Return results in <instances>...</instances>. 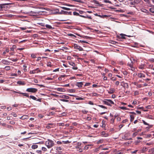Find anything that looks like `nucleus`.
<instances>
[{"instance_id": "cd10ccee", "label": "nucleus", "mask_w": 154, "mask_h": 154, "mask_svg": "<svg viewBox=\"0 0 154 154\" xmlns=\"http://www.w3.org/2000/svg\"><path fill=\"white\" fill-rule=\"evenodd\" d=\"M78 150L77 149V151H78L79 152H82L83 151V149L81 148V147L78 148Z\"/></svg>"}, {"instance_id": "b1692460", "label": "nucleus", "mask_w": 154, "mask_h": 154, "mask_svg": "<svg viewBox=\"0 0 154 154\" xmlns=\"http://www.w3.org/2000/svg\"><path fill=\"white\" fill-rule=\"evenodd\" d=\"M29 97L33 100H36V98L35 97H34V96H32V95H30V96H29Z\"/></svg>"}, {"instance_id": "39448f33", "label": "nucleus", "mask_w": 154, "mask_h": 154, "mask_svg": "<svg viewBox=\"0 0 154 154\" xmlns=\"http://www.w3.org/2000/svg\"><path fill=\"white\" fill-rule=\"evenodd\" d=\"M73 47L75 49H78L79 51H82L83 50V48L82 47L76 44H74L73 45Z\"/></svg>"}, {"instance_id": "412c9836", "label": "nucleus", "mask_w": 154, "mask_h": 154, "mask_svg": "<svg viewBox=\"0 0 154 154\" xmlns=\"http://www.w3.org/2000/svg\"><path fill=\"white\" fill-rule=\"evenodd\" d=\"M103 139H100L97 142V144H100V143H103Z\"/></svg>"}, {"instance_id": "ddd939ff", "label": "nucleus", "mask_w": 154, "mask_h": 154, "mask_svg": "<svg viewBox=\"0 0 154 154\" xmlns=\"http://www.w3.org/2000/svg\"><path fill=\"white\" fill-rule=\"evenodd\" d=\"M60 97L62 98H65L66 99H69V97L68 96L65 95H62L60 96Z\"/></svg>"}, {"instance_id": "c756f323", "label": "nucleus", "mask_w": 154, "mask_h": 154, "mask_svg": "<svg viewBox=\"0 0 154 154\" xmlns=\"http://www.w3.org/2000/svg\"><path fill=\"white\" fill-rule=\"evenodd\" d=\"M144 67V65L143 64H142L139 66V68L141 69H143Z\"/></svg>"}, {"instance_id": "4c0bfd02", "label": "nucleus", "mask_w": 154, "mask_h": 154, "mask_svg": "<svg viewBox=\"0 0 154 154\" xmlns=\"http://www.w3.org/2000/svg\"><path fill=\"white\" fill-rule=\"evenodd\" d=\"M11 114L14 117H17V115L14 112L11 113Z\"/></svg>"}, {"instance_id": "4be33fe9", "label": "nucleus", "mask_w": 154, "mask_h": 154, "mask_svg": "<svg viewBox=\"0 0 154 154\" xmlns=\"http://www.w3.org/2000/svg\"><path fill=\"white\" fill-rule=\"evenodd\" d=\"M76 100H84V99L83 98H82V97H76L75 98Z\"/></svg>"}, {"instance_id": "6e6d98bb", "label": "nucleus", "mask_w": 154, "mask_h": 154, "mask_svg": "<svg viewBox=\"0 0 154 154\" xmlns=\"http://www.w3.org/2000/svg\"><path fill=\"white\" fill-rule=\"evenodd\" d=\"M137 132H135L133 134V136L135 137L136 135H137Z\"/></svg>"}, {"instance_id": "dca6fc26", "label": "nucleus", "mask_w": 154, "mask_h": 154, "mask_svg": "<svg viewBox=\"0 0 154 154\" xmlns=\"http://www.w3.org/2000/svg\"><path fill=\"white\" fill-rule=\"evenodd\" d=\"M129 4L131 7L132 6H133L134 7L135 5V1L131 2L129 3Z\"/></svg>"}, {"instance_id": "e433bc0d", "label": "nucleus", "mask_w": 154, "mask_h": 154, "mask_svg": "<svg viewBox=\"0 0 154 154\" xmlns=\"http://www.w3.org/2000/svg\"><path fill=\"white\" fill-rule=\"evenodd\" d=\"M120 108L121 109H122L123 110H127L128 109H127L126 107H124V106H121L120 107Z\"/></svg>"}, {"instance_id": "20e7f679", "label": "nucleus", "mask_w": 154, "mask_h": 154, "mask_svg": "<svg viewBox=\"0 0 154 154\" xmlns=\"http://www.w3.org/2000/svg\"><path fill=\"white\" fill-rule=\"evenodd\" d=\"M26 91L28 92L34 93L37 91V89L34 88H29L27 89Z\"/></svg>"}, {"instance_id": "8fccbe9b", "label": "nucleus", "mask_w": 154, "mask_h": 154, "mask_svg": "<svg viewBox=\"0 0 154 154\" xmlns=\"http://www.w3.org/2000/svg\"><path fill=\"white\" fill-rule=\"evenodd\" d=\"M125 86L127 88H128L129 87L128 84L127 83H125L124 84Z\"/></svg>"}, {"instance_id": "ea45409f", "label": "nucleus", "mask_w": 154, "mask_h": 154, "mask_svg": "<svg viewBox=\"0 0 154 154\" xmlns=\"http://www.w3.org/2000/svg\"><path fill=\"white\" fill-rule=\"evenodd\" d=\"M79 42H80L81 43H88V42H87L85 41H83V40H79Z\"/></svg>"}, {"instance_id": "a878e982", "label": "nucleus", "mask_w": 154, "mask_h": 154, "mask_svg": "<svg viewBox=\"0 0 154 154\" xmlns=\"http://www.w3.org/2000/svg\"><path fill=\"white\" fill-rule=\"evenodd\" d=\"M16 47L15 45H13L12 47L10 48V49L11 51H13L14 50V49L16 48Z\"/></svg>"}, {"instance_id": "774afa93", "label": "nucleus", "mask_w": 154, "mask_h": 154, "mask_svg": "<svg viewBox=\"0 0 154 154\" xmlns=\"http://www.w3.org/2000/svg\"><path fill=\"white\" fill-rule=\"evenodd\" d=\"M38 117L40 118H42L43 117V116L41 114H39L38 115Z\"/></svg>"}, {"instance_id": "2eb2a0df", "label": "nucleus", "mask_w": 154, "mask_h": 154, "mask_svg": "<svg viewBox=\"0 0 154 154\" xmlns=\"http://www.w3.org/2000/svg\"><path fill=\"white\" fill-rule=\"evenodd\" d=\"M148 150V148L146 147H143L142 149L141 150V152H144Z\"/></svg>"}, {"instance_id": "69168bd1", "label": "nucleus", "mask_w": 154, "mask_h": 154, "mask_svg": "<svg viewBox=\"0 0 154 154\" xmlns=\"http://www.w3.org/2000/svg\"><path fill=\"white\" fill-rule=\"evenodd\" d=\"M119 81H116V82L115 84L117 85L118 86L119 85Z\"/></svg>"}, {"instance_id": "f8f14e48", "label": "nucleus", "mask_w": 154, "mask_h": 154, "mask_svg": "<svg viewBox=\"0 0 154 154\" xmlns=\"http://www.w3.org/2000/svg\"><path fill=\"white\" fill-rule=\"evenodd\" d=\"M53 124V123H48L46 127L48 129H49L53 127L52 126Z\"/></svg>"}, {"instance_id": "f257e3e1", "label": "nucleus", "mask_w": 154, "mask_h": 154, "mask_svg": "<svg viewBox=\"0 0 154 154\" xmlns=\"http://www.w3.org/2000/svg\"><path fill=\"white\" fill-rule=\"evenodd\" d=\"M54 144V142L48 139L45 142V145L48 148H50L53 146Z\"/></svg>"}, {"instance_id": "423d86ee", "label": "nucleus", "mask_w": 154, "mask_h": 154, "mask_svg": "<svg viewBox=\"0 0 154 154\" xmlns=\"http://www.w3.org/2000/svg\"><path fill=\"white\" fill-rule=\"evenodd\" d=\"M60 14H63L65 15H71L72 14V12H67L64 11H62L60 13H59Z\"/></svg>"}, {"instance_id": "0e129e2a", "label": "nucleus", "mask_w": 154, "mask_h": 154, "mask_svg": "<svg viewBox=\"0 0 154 154\" xmlns=\"http://www.w3.org/2000/svg\"><path fill=\"white\" fill-rule=\"evenodd\" d=\"M149 60L150 61L154 62V59L153 58H151Z\"/></svg>"}, {"instance_id": "c85d7f7f", "label": "nucleus", "mask_w": 154, "mask_h": 154, "mask_svg": "<svg viewBox=\"0 0 154 154\" xmlns=\"http://www.w3.org/2000/svg\"><path fill=\"white\" fill-rule=\"evenodd\" d=\"M5 69L6 70H8L11 69V67L9 66H7L5 67Z\"/></svg>"}, {"instance_id": "603ef678", "label": "nucleus", "mask_w": 154, "mask_h": 154, "mask_svg": "<svg viewBox=\"0 0 154 154\" xmlns=\"http://www.w3.org/2000/svg\"><path fill=\"white\" fill-rule=\"evenodd\" d=\"M10 59V60H11L13 62H16V61H17V60H18L17 59V58H16V59Z\"/></svg>"}, {"instance_id": "49530a36", "label": "nucleus", "mask_w": 154, "mask_h": 154, "mask_svg": "<svg viewBox=\"0 0 154 154\" xmlns=\"http://www.w3.org/2000/svg\"><path fill=\"white\" fill-rule=\"evenodd\" d=\"M153 144V142H150L149 143H146V145H152Z\"/></svg>"}, {"instance_id": "3c124183", "label": "nucleus", "mask_w": 154, "mask_h": 154, "mask_svg": "<svg viewBox=\"0 0 154 154\" xmlns=\"http://www.w3.org/2000/svg\"><path fill=\"white\" fill-rule=\"evenodd\" d=\"M73 14L74 15L78 16V15H79V14L77 12H73Z\"/></svg>"}, {"instance_id": "58836bf2", "label": "nucleus", "mask_w": 154, "mask_h": 154, "mask_svg": "<svg viewBox=\"0 0 154 154\" xmlns=\"http://www.w3.org/2000/svg\"><path fill=\"white\" fill-rule=\"evenodd\" d=\"M104 2L106 3H109L110 4H111V2L109 0H105L104 1Z\"/></svg>"}, {"instance_id": "9d476101", "label": "nucleus", "mask_w": 154, "mask_h": 154, "mask_svg": "<svg viewBox=\"0 0 154 154\" xmlns=\"http://www.w3.org/2000/svg\"><path fill=\"white\" fill-rule=\"evenodd\" d=\"M137 75L138 77L140 78L145 77V75L142 73H138Z\"/></svg>"}, {"instance_id": "052dcab7", "label": "nucleus", "mask_w": 154, "mask_h": 154, "mask_svg": "<svg viewBox=\"0 0 154 154\" xmlns=\"http://www.w3.org/2000/svg\"><path fill=\"white\" fill-rule=\"evenodd\" d=\"M128 121V120L127 119H125L123 120L122 122L123 123H125L126 122H127Z\"/></svg>"}, {"instance_id": "5fc2aeb1", "label": "nucleus", "mask_w": 154, "mask_h": 154, "mask_svg": "<svg viewBox=\"0 0 154 154\" xmlns=\"http://www.w3.org/2000/svg\"><path fill=\"white\" fill-rule=\"evenodd\" d=\"M42 150L43 151H46V150H47V149L45 147H42Z\"/></svg>"}, {"instance_id": "bf43d9fd", "label": "nucleus", "mask_w": 154, "mask_h": 154, "mask_svg": "<svg viewBox=\"0 0 154 154\" xmlns=\"http://www.w3.org/2000/svg\"><path fill=\"white\" fill-rule=\"evenodd\" d=\"M137 88H141L142 87V86L141 84H139L137 85Z\"/></svg>"}, {"instance_id": "a211bd4d", "label": "nucleus", "mask_w": 154, "mask_h": 154, "mask_svg": "<svg viewBox=\"0 0 154 154\" xmlns=\"http://www.w3.org/2000/svg\"><path fill=\"white\" fill-rule=\"evenodd\" d=\"M6 4H3L0 5V10H2L3 8H5Z\"/></svg>"}, {"instance_id": "a18cd8bd", "label": "nucleus", "mask_w": 154, "mask_h": 154, "mask_svg": "<svg viewBox=\"0 0 154 154\" xmlns=\"http://www.w3.org/2000/svg\"><path fill=\"white\" fill-rule=\"evenodd\" d=\"M28 118V116H23V120L27 119Z\"/></svg>"}, {"instance_id": "f704fd0d", "label": "nucleus", "mask_w": 154, "mask_h": 154, "mask_svg": "<svg viewBox=\"0 0 154 154\" xmlns=\"http://www.w3.org/2000/svg\"><path fill=\"white\" fill-rule=\"evenodd\" d=\"M62 142H63L64 144H68L70 143V142H69V140H66V141H63Z\"/></svg>"}, {"instance_id": "393cba45", "label": "nucleus", "mask_w": 154, "mask_h": 154, "mask_svg": "<svg viewBox=\"0 0 154 154\" xmlns=\"http://www.w3.org/2000/svg\"><path fill=\"white\" fill-rule=\"evenodd\" d=\"M149 11L151 13H154V8H151L149 9Z\"/></svg>"}, {"instance_id": "aec40b11", "label": "nucleus", "mask_w": 154, "mask_h": 154, "mask_svg": "<svg viewBox=\"0 0 154 154\" xmlns=\"http://www.w3.org/2000/svg\"><path fill=\"white\" fill-rule=\"evenodd\" d=\"M141 11L142 12L145 13H148V11L145 9H141Z\"/></svg>"}, {"instance_id": "bb28decb", "label": "nucleus", "mask_w": 154, "mask_h": 154, "mask_svg": "<svg viewBox=\"0 0 154 154\" xmlns=\"http://www.w3.org/2000/svg\"><path fill=\"white\" fill-rule=\"evenodd\" d=\"M69 64L73 66V67H74L75 66V63L73 62H70L69 63Z\"/></svg>"}, {"instance_id": "6ab92c4d", "label": "nucleus", "mask_w": 154, "mask_h": 154, "mask_svg": "<svg viewBox=\"0 0 154 154\" xmlns=\"http://www.w3.org/2000/svg\"><path fill=\"white\" fill-rule=\"evenodd\" d=\"M114 89L113 88H110L109 89L108 93L109 94H112L114 92Z\"/></svg>"}, {"instance_id": "4468645a", "label": "nucleus", "mask_w": 154, "mask_h": 154, "mask_svg": "<svg viewBox=\"0 0 154 154\" xmlns=\"http://www.w3.org/2000/svg\"><path fill=\"white\" fill-rule=\"evenodd\" d=\"M2 63L5 65H9L10 62L6 60H2Z\"/></svg>"}, {"instance_id": "a19ab883", "label": "nucleus", "mask_w": 154, "mask_h": 154, "mask_svg": "<svg viewBox=\"0 0 154 154\" xmlns=\"http://www.w3.org/2000/svg\"><path fill=\"white\" fill-rule=\"evenodd\" d=\"M89 145H87L86 146L84 147V149L87 150L89 148Z\"/></svg>"}, {"instance_id": "6e6552de", "label": "nucleus", "mask_w": 154, "mask_h": 154, "mask_svg": "<svg viewBox=\"0 0 154 154\" xmlns=\"http://www.w3.org/2000/svg\"><path fill=\"white\" fill-rule=\"evenodd\" d=\"M83 82H77L76 83L75 85L77 86L79 88L82 87V85H83Z\"/></svg>"}, {"instance_id": "c03bdc74", "label": "nucleus", "mask_w": 154, "mask_h": 154, "mask_svg": "<svg viewBox=\"0 0 154 154\" xmlns=\"http://www.w3.org/2000/svg\"><path fill=\"white\" fill-rule=\"evenodd\" d=\"M56 149L57 151L61 150H62V148L61 147H59L57 148Z\"/></svg>"}, {"instance_id": "f3484780", "label": "nucleus", "mask_w": 154, "mask_h": 154, "mask_svg": "<svg viewBox=\"0 0 154 154\" xmlns=\"http://www.w3.org/2000/svg\"><path fill=\"white\" fill-rule=\"evenodd\" d=\"M45 27L49 29H53L54 28H52L51 26L48 25V24H46L45 25Z\"/></svg>"}, {"instance_id": "7c9ffc66", "label": "nucleus", "mask_w": 154, "mask_h": 154, "mask_svg": "<svg viewBox=\"0 0 154 154\" xmlns=\"http://www.w3.org/2000/svg\"><path fill=\"white\" fill-rule=\"evenodd\" d=\"M47 65L48 66L51 67L52 66L51 63L50 62H48Z\"/></svg>"}, {"instance_id": "864d4df0", "label": "nucleus", "mask_w": 154, "mask_h": 154, "mask_svg": "<svg viewBox=\"0 0 154 154\" xmlns=\"http://www.w3.org/2000/svg\"><path fill=\"white\" fill-rule=\"evenodd\" d=\"M98 106H99L102 108H104V109L106 108V107H105V106H103V105H99Z\"/></svg>"}, {"instance_id": "09e8293b", "label": "nucleus", "mask_w": 154, "mask_h": 154, "mask_svg": "<svg viewBox=\"0 0 154 154\" xmlns=\"http://www.w3.org/2000/svg\"><path fill=\"white\" fill-rule=\"evenodd\" d=\"M142 122L143 124L145 125H149L148 123H146V122H145L144 120H142Z\"/></svg>"}, {"instance_id": "338daca9", "label": "nucleus", "mask_w": 154, "mask_h": 154, "mask_svg": "<svg viewBox=\"0 0 154 154\" xmlns=\"http://www.w3.org/2000/svg\"><path fill=\"white\" fill-rule=\"evenodd\" d=\"M134 94L135 95H138L139 94V92L137 91H135L134 92Z\"/></svg>"}, {"instance_id": "c9c22d12", "label": "nucleus", "mask_w": 154, "mask_h": 154, "mask_svg": "<svg viewBox=\"0 0 154 154\" xmlns=\"http://www.w3.org/2000/svg\"><path fill=\"white\" fill-rule=\"evenodd\" d=\"M60 101H61L63 102H69V100H68L64 99H61L60 100Z\"/></svg>"}, {"instance_id": "13d9d810", "label": "nucleus", "mask_w": 154, "mask_h": 154, "mask_svg": "<svg viewBox=\"0 0 154 154\" xmlns=\"http://www.w3.org/2000/svg\"><path fill=\"white\" fill-rule=\"evenodd\" d=\"M7 109L8 111H9L12 109V108L11 107L9 106V107H7Z\"/></svg>"}, {"instance_id": "680f3d73", "label": "nucleus", "mask_w": 154, "mask_h": 154, "mask_svg": "<svg viewBox=\"0 0 154 154\" xmlns=\"http://www.w3.org/2000/svg\"><path fill=\"white\" fill-rule=\"evenodd\" d=\"M146 108L148 109H150L151 108V106L150 105H148L146 106Z\"/></svg>"}, {"instance_id": "0eeeda50", "label": "nucleus", "mask_w": 154, "mask_h": 154, "mask_svg": "<svg viewBox=\"0 0 154 154\" xmlns=\"http://www.w3.org/2000/svg\"><path fill=\"white\" fill-rule=\"evenodd\" d=\"M82 145V143L80 142H78L75 144V149H78V148L80 147Z\"/></svg>"}, {"instance_id": "de8ad7c7", "label": "nucleus", "mask_w": 154, "mask_h": 154, "mask_svg": "<svg viewBox=\"0 0 154 154\" xmlns=\"http://www.w3.org/2000/svg\"><path fill=\"white\" fill-rule=\"evenodd\" d=\"M93 2L94 4H99L98 2L96 0H94L93 1Z\"/></svg>"}, {"instance_id": "1a4fd4ad", "label": "nucleus", "mask_w": 154, "mask_h": 154, "mask_svg": "<svg viewBox=\"0 0 154 154\" xmlns=\"http://www.w3.org/2000/svg\"><path fill=\"white\" fill-rule=\"evenodd\" d=\"M17 83L19 85H23L25 84L24 82L20 81H18Z\"/></svg>"}, {"instance_id": "e2e57ef3", "label": "nucleus", "mask_w": 154, "mask_h": 154, "mask_svg": "<svg viewBox=\"0 0 154 154\" xmlns=\"http://www.w3.org/2000/svg\"><path fill=\"white\" fill-rule=\"evenodd\" d=\"M37 85L39 86L42 87H44L45 86L42 85H39V84H36Z\"/></svg>"}, {"instance_id": "4d7b16f0", "label": "nucleus", "mask_w": 154, "mask_h": 154, "mask_svg": "<svg viewBox=\"0 0 154 154\" xmlns=\"http://www.w3.org/2000/svg\"><path fill=\"white\" fill-rule=\"evenodd\" d=\"M31 56L32 58H35L36 57V56L35 54H32L31 55Z\"/></svg>"}, {"instance_id": "9b49d317", "label": "nucleus", "mask_w": 154, "mask_h": 154, "mask_svg": "<svg viewBox=\"0 0 154 154\" xmlns=\"http://www.w3.org/2000/svg\"><path fill=\"white\" fill-rule=\"evenodd\" d=\"M14 92H15V93H19V94H22L24 96H26V97H29V96L28 94L27 93H20V92H16V91H14Z\"/></svg>"}, {"instance_id": "79ce46f5", "label": "nucleus", "mask_w": 154, "mask_h": 154, "mask_svg": "<svg viewBox=\"0 0 154 154\" xmlns=\"http://www.w3.org/2000/svg\"><path fill=\"white\" fill-rule=\"evenodd\" d=\"M153 67V65L152 64H150L149 65L148 68L152 69Z\"/></svg>"}, {"instance_id": "37998d69", "label": "nucleus", "mask_w": 154, "mask_h": 154, "mask_svg": "<svg viewBox=\"0 0 154 154\" xmlns=\"http://www.w3.org/2000/svg\"><path fill=\"white\" fill-rule=\"evenodd\" d=\"M123 153V152H120L119 151H117L115 153L116 154H122Z\"/></svg>"}, {"instance_id": "7ed1b4c3", "label": "nucleus", "mask_w": 154, "mask_h": 154, "mask_svg": "<svg viewBox=\"0 0 154 154\" xmlns=\"http://www.w3.org/2000/svg\"><path fill=\"white\" fill-rule=\"evenodd\" d=\"M130 62H128L127 64L128 66H129L130 67V69L129 68V69H131L132 71H134L135 68L133 67V63L131 59H130Z\"/></svg>"}, {"instance_id": "5701e85b", "label": "nucleus", "mask_w": 154, "mask_h": 154, "mask_svg": "<svg viewBox=\"0 0 154 154\" xmlns=\"http://www.w3.org/2000/svg\"><path fill=\"white\" fill-rule=\"evenodd\" d=\"M38 146V145H33L32 146V148L33 149H36Z\"/></svg>"}, {"instance_id": "72a5a7b5", "label": "nucleus", "mask_w": 154, "mask_h": 154, "mask_svg": "<svg viewBox=\"0 0 154 154\" xmlns=\"http://www.w3.org/2000/svg\"><path fill=\"white\" fill-rule=\"evenodd\" d=\"M64 90V89L62 88H58L57 89V90L58 91H63V90Z\"/></svg>"}, {"instance_id": "473e14b6", "label": "nucleus", "mask_w": 154, "mask_h": 154, "mask_svg": "<svg viewBox=\"0 0 154 154\" xmlns=\"http://www.w3.org/2000/svg\"><path fill=\"white\" fill-rule=\"evenodd\" d=\"M36 70V69H35V70H32V71H31L30 72V74H35V71Z\"/></svg>"}, {"instance_id": "f03ea898", "label": "nucleus", "mask_w": 154, "mask_h": 154, "mask_svg": "<svg viewBox=\"0 0 154 154\" xmlns=\"http://www.w3.org/2000/svg\"><path fill=\"white\" fill-rule=\"evenodd\" d=\"M103 102L107 105L111 106V104H114V103L113 101L109 99H106L103 101Z\"/></svg>"}, {"instance_id": "2f4dec72", "label": "nucleus", "mask_w": 154, "mask_h": 154, "mask_svg": "<svg viewBox=\"0 0 154 154\" xmlns=\"http://www.w3.org/2000/svg\"><path fill=\"white\" fill-rule=\"evenodd\" d=\"M61 8L63 9L66 10H70V9L69 8H67L65 7H61Z\"/></svg>"}]
</instances>
